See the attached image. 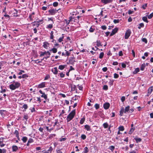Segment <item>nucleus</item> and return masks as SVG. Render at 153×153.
<instances>
[{
	"instance_id": "43",
	"label": "nucleus",
	"mask_w": 153,
	"mask_h": 153,
	"mask_svg": "<svg viewBox=\"0 0 153 153\" xmlns=\"http://www.w3.org/2000/svg\"><path fill=\"white\" fill-rule=\"evenodd\" d=\"M142 40L143 42H144L145 43H147V40L146 39V38H143L142 39Z\"/></svg>"
},
{
	"instance_id": "11",
	"label": "nucleus",
	"mask_w": 153,
	"mask_h": 153,
	"mask_svg": "<svg viewBox=\"0 0 153 153\" xmlns=\"http://www.w3.org/2000/svg\"><path fill=\"white\" fill-rule=\"evenodd\" d=\"M49 45V44L47 42H45L43 43V46L44 48L46 49L48 48V45Z\"/></svg>"
},
{
	"instance_id": "32",
	"label": "nucleus",
	"mask_w": 153,
	"mask_h": 153,
	"mask_svg": "<svg viewBox=\"0 0 153 153\" xmlns=\"http://www.w3.org/2000/svg\"><path fill=\"white\" fill-rule=\"evenodd\" d=\"M118 129L119 131H123L124 129V127L123 126H120Z\"/></svg>"
},
{
	"instance_id": "40",
	"label": "nucleus",
	"mask_w": 153,
	"mask_h": 153,
	"mask_svg": "<svg viewBox=\"0 0 153 153\" xmlns=\"http://www.w3.org/2000/svg\"><path fill=\"white\" fill-rule=\"evenodd\" d=\"M108 124L107 123H104L103 124V127L105 128H108Z\"/></svg>"
},
{
	"instance_id": "37",
	"label": "nucleus",
	"mask_w": 153,
	"mask_h": 153,
	"mask_svg": "<svg viewBox=\"0 0 153 153\" xmlns=\"http://www.w3.org/2000/svg\"><path fill=\"white\" fill-rule=\"evenodd\" d=\"M145 68V64H143L141 65V67H140V70L141 71H143L144 69Z\"/></svg>"
},
{
	"instance_id": "5",
	"label": "nucleus",
	"mask_w": 153,
	"mask_h": 153,
	"mask_svg": "<svg viewBox=\"0 0 153 153\" xmlns=\"http://www.w3.org/2000/svg\"><path fill=\"white\" fill-rule=\"evenodd\" d=\"M75 58H74L73 56H72L70 57L69 59V63L72 65H73L74 62H75Z\"/></svg>"
},
{
	"instance_id": "19",
	"label": "nucleus",
	"mask_w": 153,
	"mask_h": 153,
	"mask_svg": "<svg viewBox=\"0 0 153 153\" xmlns=\"http://www.w3.org/2000/svg\"><path fill=\"white\" fill-rule=\"evenodd\" d=\"M124 112V108L123 107L120 111V115L121 116H123Z\"/></svg>"
},
{
	"instance_id": "36",
	"label": "nucleus",
	"mask_w": 153,
	"mask_h": 153,
	"mask_svg": "<svg viewBox=\"0 0 153 153\" xmlns=\"http://www.w3.org/2000/svg\"><path fill=\"white\" fill-rule=\"evenodd\" d=\"M94 107L96 110L100 108V105L96 103L94 105Z\"/></svg>"
},
{
	"instance_id": "16",
	"label": "nucleus",
	"mask_w": 153,
	"mask_h": 153,
	"mask_svg": "<svg viewBox=\"0 0 153 153\" xmlns=\"http://www.w3.org/2000/svg\"><path fill=\"white\" fill-rule=\"evenodd\" d=\"M85 128L88 131H89L91 130L90 126L87 125L85 126Z\"/></svg>"
},
{
	"instance_id": "46",
	"label": "nucleus",
	"mask_w": 153,
	"mask_h": 153,
	"mask_svg": "<svg viewBox=\"0 0 153 153\" xmlns=\"http://www.w3.org/2000/svg\"><path fill=\"white\" fill-rule=\"evenodd\" d=\"M58 4V3L57 2H55L53 3V6L54 7H57Z\"/></svg>"
},
{
	"instance_id": "48",
	"label": "nucleus",
	"mask_w": 153,
	"mask_h": 153,
	"mask_svg": "<svg viewBox=\"0 0 153 153\" xmlns=\"http://www.w3.org/2000/svg\"><path fill=\"white\" fill-rule=\"evenodd\" d=\"M95 30L94 28H93L92 27H91L89 30V31L90 32H93Z\"/></svg>"
},
{
	"instance_id": "28",
	"label": "nucleus",
	"mask_w": 153,
	"mask_h": 153,
	"mask_svg": "<svg viewBox=\"0 0 153 153\" xmlns=\"http://www.w3.org/2000/svg\"><path fill=\"white\" fill-rule=\"evenodd\" d=\"M0 153H7V150L5 149H0Z\"/></svg>"
},
{
	"instance_id": "10",
	"label": "nucleus",
	"mask_w": 153,
	"mask_h": 153,
	"mask_svg": "<svg viewBox=\"0 0 153 153\" xmlns=\"http://www.w3.org/2000/svg\"><path fill=\"white\" fill-rule=\"evenodd\" d=\"M67 66V65H59V69L60 70H63L65 67H66Z\"/></svg>"
},
{
	"instance_id": "22",
	"label": "nucleus",
	"mask_w": 153,
	"mask_h": 153,
	"mask_svg": "<svg viewBox=\"0 0 153 153\" xmlns=\"http://www.w3.org/2000/svg\"><path fill=\"white\" fill-rule=\"evenodd\" d=\"M97 47H99L100 46H102L101 44V43L99 40H97Z\"/></svg>"
},
{
	"instance_id": "42",
	"label": "nucleus",
	"mask_w": 153,
	"mask_h": 153,
	"mask_svg": "<svg viewBox=\"0 0 153 153\" xmlns=\"http://www.w3.org/2000/svg\"><path fill=\"white\" fill-rule=\"evenodd\" d=\"M53 25L52 24H50L47 25V28L51 29L53 27Z\"/></svg>"
},
{
	"instance_id": "15",
	"label": "nucleus",
	"mask_w": 153,
	"mask_h": 153,
	"mask_svg": "<svg viewBox=\"0 0 153 153\" xmlns=\"http://www.w3.org/2000/svg\"><path fill=\"white\" fill-rule=\"evenodd\" d=\"M130 108L129 106H128L125 107V108L124 109V113H126V112H129V110Z\"/></svg>"
},
{
	"instance_id": "33",
	"label": "nucleus",
	"mask_w": 153,
	"mask_h": 153,
	"mask_svg": "<svg viewBox=\"0 0 153 153\" xmlns=\"http://www.w3.org/2000/svg\"><path fill=\"white\" fill-rule=\"evenodd\" d=\"M144 26V24L143 23H141L139 24V26L138 28L139 29H140L141 27H143Z\"/></svg>"
},
{
	"instance_id": "29",
	"label": "nucleus",
	"mask_w": 153,
	"mask_h": 153,
	"mask_svg": "<svg viewBox=\"0 0 153 153\" xmlns=\"http://www.w3.org/2000/svg\"><path fill=\"white\" fill-rule=\"evenodd\" d=\"M134 129H135L134 128H130V129L129 132L128 134H131L133 133V132L134 131Z\"/></svg>"
},
{
	"instance_id": "63",
	"label": "nucleus",
	"mask_w": 153,
	"mask_h": 153,
	"mask_svg": "<svg viewBox=\"0 0 153 153\" xmlns=\"http://www.w3.org/2000/svg\"><path fill=\"white\" fill-rule=\"evenodd\" d=\"M108 70V68L107 67H104L102 68V70L104 72H106Z\"/></svg>"
},
{
	"instance_id": "18",
	"label": "nucleus",
	"mask_w": 153,
	"mask_h": 153,
	"mask_svg": "<svg viewBox=\"0 0 153 153\" xmlns=\"http://www.w3.org/2000/svg\"><path fill=\"white\" fill-rule=\"evenodd\" d=\"M140 71V69L139 68H137L133 72V74H137Z\"/></svg>"
},
{
	"instance_id": "45",
	"label": "nucleus",
	"mask_w": 153,
	"mask_h": 153,
	"mask_svg": "<svg viewBox=\"0 0 153 153\" xmlns=\"http://www.w3.org/2000/svg\"><path fill=\"white\" fill-rule=\"evenodd\" d=\"M153 16V12L150 14L148 16V18L149 19H151Z\"/></svg>"
},
{
	"instance_id": "39",
	"label": "nucleus",
	"mask_w": 153,
	"mask_h": 153,
	"mask_svg": "<svg viewBox=\"0 0 153 153\" xmlns=\"http://www.w3.org/2000/svg\"><path fill=\"white\" fill-rule=\"evenodd\" d=\"M104 55V53L103 52L101 53L100 54L99 58L100 59H102Z\"/></svg>"
},
{
	"instance_id": "21",
	"label": "nucleus",
	"mask_w": 153,
	"mask_h": 153,
	"mask_svg": "<svg viewBox=\"0 0 153 153\" xmlns=\"http://www.w3.org/2000/svg\"><path fill=\"white\" fill-rule=\"evenodd\" d=\"M134 139L135 140L137 143L140 142L142 140V139L140 138H138L137 137H136Z\"/></svg>"
},
{
	"instance_id": "6",
	"label": "nucleus",
	"mask_w": 153,
	"mask_h": 153,
	"mask_svg": "<svg viewBox=\"0 0 153 153\" xmlns=\"http://www.w3.org/2000/svg\"><path fill=\"white\" fill-rule=\"evenodd\" d=\"M118 30V29L117 28H115L114 29H113L110 34V36H111L114 35L115 33H116Z\"/></svg>"
},
{
	"instance_id": "57",
	"label": "nucleus",
	"mask_w": 153,
	"mask_h": 153,
	"mask_svg": "<svg viewBox=\"0 0 153 153\" xmlns=\"http://www.w3.org/2000/svg\"><path fill=\"white\" fill-rule=\"evenodd\" d=\"M55 134H50L49 136V138L50 139H51L53 137H55Z\"/></svg>"
},
{
	"instance_id": "62",
	"label": "nucleus",
	"mask_w": 153,
	"mask_h": 153,
	"mask_svg": "<svg viewBox=\"0 0 153 153\" xmlns=\"http://www.w3.org/2000/svg\"><path fill=\"white\" fill-rule=\"evenodd\" d=\"M147 4L146 3V4H143L142 6V7L143 8V9H145V7H147Z\"/></svg>"
},
{
	"instance_id": "30",
	"label": "nucleus",
	"mask_w": 153,
	"mask_h": 153,
	"mask_svg": "<svg viewBox=\"0 0 153 153\" xmlns=\"http://www.w3.org/2000/svg\"><path fill=\"white\" fill-rule=\"evenodd\" d=\"M142 19L144 22H146L147 23L148 22V21L147 20V18L146 17L144 16L143 17Z\"/></svg>"
},
{
	"instance_id": "38",
	"label": "nucleus",
	"mask_w": 153,
	"mask_h": 153,
	"mask_svg": "<svg viewBox=\"0 0 153 153\" xmlns=\"http://www.w3.org/2000/svg\"><path fill=\"white\" fill-rule=\"evenodd\" d=\"M108 89V86L106 85H104L103 87V89L105 91H107Z\"/></svg>"
},
{
	"instance_id": "31",
	"label": "nucleus",
	"mask_w": 153,
	"mask_h": 153,
	"mask_svg": "<svg viewBox=\"0 0 153 153\" xmlns=\"http://www.w3.org/2000/svg\"><path fill=\"white\" fill-rule=\"evenodd\" d=\"M42 97H43L45 100H46L47 98V96L44 93L41 96Z\"/></svg>"
},
{
	"instance_id": "12",
	"label": "nucleus",
	"mask_w": 153,
	"mask_h": 153,
	"mask_svg": "<svg viewBox=\"0 0 153 153\" xmlns=\"http://www.w3.org/2000/svg\"><path fill=\"white\" fill-rule=\"evenodd\" d=\"M45 86V82L41 83L40 84H39L38 87L39 88H42L44 87Z\"/></svg>"
},
{
	"instance_id": "50",
	"label": "nucleus",
	"mask_w": 153,
	"mask_h": 153,
	"mask_svg": "<svg viewBox=\"0 0 153 153\" xmlns=\"http://www.w3.org/2000/svg\"><path fill=\"white\" fill-rule=\"evenodd\" d=\"M27 105L26 104H24L22 106V108H24L25 109H26L27 108Z\"/></svg>"
},
{
	"instance_id": "49",
	"label": "nucleus",
	"mask_w": 153,
	"mask_h": 153,
	"mask_svg": "<svg viewBox=\"0 0 153 153\" xmlns=\"http://www.w3.org/2000/svg\"><path fill=\"white\" fill-rule=\"evenodd\" d=\"M73 19H74V17H69V21H70V22L71 21H73L74 22H76V21H75V20H73Z\"/></svg>"
},
{
	"instance_id": "34",
	"label": "nucleus",
	"mask_w": 153,
	"mask_h": 153,
	"mask_svg": "<svg viewBox=\"0 0 153 153\" xmlns=\"http://www.w3.org/2000/svg\"><path fill=\"white\" fill-rule=\"evenodd\" d=\"M85 120V118L84 117H83V118H81L80 120V124H83V123H84Z\"/></svg>"
},
{
	"instance_id": "53",
	"label": "nucleus",
	"mask_w": 153,
	"mask_h": 153,
	"mask_svg": "<svg viewBox=\"0 0 153 153\" xmlns=\"http://www.w3.org/2000/svg\"><path fill=\"white\" fill-rule=\"evenodd\" d=\"M61 78L64 77L65 76V74H64L62 72L59 74Z\"/></svg>"
},
{
	"instance_id": "59",
	"label": "nucleus",
	"mask_w": 153,
	"mask_h": 153,
	"mask_svg": "<svg viewBox=\"0 0 153 153\" xmlns=\"http://www.w3.org/2000/svg\"><path fill=\"white\" fill-rule=\"evenodd\" d=\"M121 100L122 102H123L125 100V97L124 96L122 97L121 98Z\"/></svg>"
},
{
	"instance_id": "26",
	"label": "nucleus",
	"mask_w": 153,
	"mask_h": 153,
	"mask_svg": "<svg viewBox=\"0 0 153 153\" xmlns=\"http://www.w3.org/2000/svg\"><path fill=\"white\" fill-rule=\"evenodd\" d=\"M38 22H34L32 23V25L33 26H36V27H39V25H37Z\"/></svg>"
},
{
	"instance_id": "51",
	"label": "nucleus",
	"mask_w": 153,
	"mask_h": 153,
	"mask_svg": "<svg viewBox=\"0 0 153 153\" xmlns=\"http://www.w3.org/2000/svg\"><path fill=\"white\" fill-rule=\"evenodd\" d=\"M119 77V75L116 74L114 73V78L115 79Z\"/></svg>"
},
{
	"instance_id": "13",
	"label": "nucleus",
	"mask_w": 153,
	"mask_h": 153,
	"mask_svg": "<svg viewBox=\"0 0 153 153\" xmlns=\"http://www.w3.org/2000/svg\"><path fill=\"white\" fill-rule=\"evenodd\" d=\"M12 151L13 152H16L18 149V147L16 146H12Z\"/></svg>"
},
{
	"instance_id": "24",
	"label": "nucleus",
	"mask_w": 153,
	"mask_h": 153,
	"mask_svg": "<svg viewBox=\"0 0 153 153\" xmlns=\"http://www.w3.org/2000/svg\"><path fill=\"white\" fill-rule=\"evenodd\" d=\"M50 51H52V52L53 53H55L57 52V49L56 48H52L51 50H50Z\"/></svg>"
},
{
	"instance_id": "14",
	"label": "nucleus",
	"mask_w": 153,
	"mask_h": 153,
	"mask_svg": "<svg viewBox=\"0 0 153 153\" xmlns=\"http://www.w3.org/2000/svg\"><path fill=\"white\" fill-rule=\"evenodd\" d=\"M153 91V86L149 87L148 89V94H151Z\"/></svg>"
},
{
	"instance_id": "56",
	"label": "nucleus",
	"mask_w": 153,
	"mask_h": 153,
	"mask_svg": "<svg viewBox=\"0 0 153 153\" xmlns=\"http://www.w3.org/2000/svg\"><path fill=\"white\" fill-rule=\"evenodd\" d=\"M65 51H66L65 55L66 54L67 56H69L70 54V53L66 50H65Z\"/></svg>"
},
{
	"instance_id": "8",
	"label": "nucleus",
	"mask_w": 153,
	"mask_h": 153,
	"mask_svg": "<svg viewBox=\"0 0 153 153\" xmlns=\"http://www.w3.org/2000/svg\"><path fill=\"white\" fill-rule=\"evenodd\" d=\"M101 1L105 4L112 2V0H101Z\"/></svg>"
},
{
	"instance_id": "7",
	"label": "nucleus",
	"mask_w": 153,
	"mask_h": 153,
	"mask_svg": "<svg viewBox=\"0 0 153 153\" xmlns=\"http://www.w3.org/2000/svg\"><path fill=\"white\" fill-rule=\"evenodd\" d=\"M110 106V104L108 102L105 103L103 105V107L105 109H107Z\"/></svg>"
},
{
	"instance_id": "35",
	"label": "nucleus",
	"mask_w": 153,
	"mask_h": 153,
	"mask_svg": "<svg viewBox=\"0 0 153 153\" xmlns=\"http://www.w3.org/2000/svg\"><path fill=\"white\" fill-rule=\"evenodd\" d=\"M115 147L113 146H111L109 147V149L113 152L114 149Z\"/></svg>"
},
{
	"instance_id": "47",
	"label": "nucleus",
	"mask_w": 153,
	"mask_h": 153,
	"mask_svg": "<svg viewBox=\"0 0 153 153\" xmlns=\"http://www.w3.org/2000/svg\"><path fill=\"white\" fill-rule=\"evenodd\" d=\"M120 22V20L119 19H114L113 20V22L115 24H116L119 23Z\"/></svg>"
},
{
	"instance_id": "3",
	"label": "nucleus",
	"mask_w": 153,
	"mask_h": 153,
	"mask_svg": "<svg viewBox=\"0 0 153 153\" xmlns=\"http://www.w3.org/2000/svg\"><path fill=\"white\" fill-rule=\"evenodd\" d=\"M131 33V31L129 29L127 30L125 33V38L127 39L130 36Z\"/></svg>"
},
{
	"instance_id": "54",
	"label": "nucleus",
	"mask_w": 153,
	"mask_h": 153,
	"mask_svg": "<svg viewBox=\"0 0 153 153\" xmlns=\"http://www.w3.org/2000/svg\"><path fill=\"white\" fill-rule=\"evenodd\" d=\"M28 143H31L33 142V140L32 138H30L28 141Z\"/></svg>"
},
{
	"instance_id": "60",
	"label": "nucleus",
	"mask_w": 153,
	"mask_h": 153,
	"mask_svg": "<svg viewBox=\"0 0 153 153\" xmlns=\"http://www.w3.org/2000/svg\"><path fill=\"white\" fill-rule=\"evenodd\" d=\"M101 28L103 30H105L107 28L106 27L105 25L102 26L101 27Z\"/></svg>"
},
{
	"instance_id": "58",
	"label": "nucleus",
	"mask_w": 153,
	"mask_h": 153,
	"mask_svg": "<svg viewBox=\"0 0 153 153\" xmlns=\"http://www.w3.org/2000/svg\"><path fill=\"white\" fill-rule=\"evenodd\" d=\"M25 72V71H24L22 70H21L20 71L19 73L18 74L20 75L22 74V73H24Z\"/></svg>"
},
{
	"instance_id": "44",
	"label": "nucleus",
	"mask_w": 153,
	"mask_h": 153,
	"mask_svg": "<svg viewBox=\"0 0 153 153\" xmlns=\"http://www.w3.org/2000/svg\"><path fill=\"white\" fill-rule=\"evenodd\" d=\"M81 138L82 140H84L86 138V136L84 134H82L81 136Z\"/></svg>"
},
{
	"instance_id": "27",
	"label": "nucleus",
	"mask_w": 153,
	"mask_h": 153,
	"mask_svg": "<svg viewBox=\"0 0 153 153\" xmlns=\"http://www.w3.org/2000/svg\"><path fill=\"white\" fill-rule=\"evenodd\" d=\"M88 152L89 149L87 147H85V148H84L83 152L85 153H87Z\"/></svg>"
},
{
	"instance_id": "64",
	"label": "nucleus",
	"mask_w": 153,
	"mask_h": 153,
	"mask_svg": "<svg viewBox=\"0 0 153 153\" xmlns=\"http://www.w3.org/2000/svg\"><path fill=\"white\" fill-rule=\"evenodd\" d=\"M121 65L123 68H125L126 67V65L124 63H122L121 64Z\"/></svg>"
},
{
	"instance_id": "52",
	"label": "nucleus",
	"mask_w": 153,
	"mask_h": 153,
	"mask_svg": "<svg viewBox=\"0 0 153 153\" xmlns=\"http://www.w3.org/2000/svg\"><path fill=\"white\" fill-rule=\"evenodd\" d=\"M22 78H24L27 77H28V76L27 74H24L22 75Z\"/></svg>"
},
{
	"instance_id": "9",
	"label": "nucleus",
	"mask_w": 153,
	"mask_h": 153,
	"mask_svg": "<svg viewBox=\"0 0 153 153\" xmlns=\"http://www.w3.org/2000/svg\"><path fill=\"white\" fill-rule=\"evenodd\" d=\"M52 71L55 74H57L58 73V70L56 67L52 69Z\"/></svg>"
},
{
	"instance_id": "2",
	"label": "nucleus",
	"mask_w": 153,
	"mask_h": 153,
	"mask_svg": "<svg viewBox=\"0 0 153 153\" xmlns=\"http://www.w3.org/2000/svg\"><path fill=\"white\" fill-rule=\"evenodd\" d=\"M21 85L20 83L17 82H16L14 84H12L10 85V88L12 90H14L16 88H18Z\"/></svg>"
},
{
	"instance_id": "4",
	"label": "nucleus",
	"mask_w": 153,
	"mask_h": 153,
	"mask_svg": "<svg viewBox=\"0 0 153 153\" xmlns=\"http://www.w3.org/2000/svg\"><path fill=\"white\" fill-rule=\"evenodd\" d=\"M59 9L56 10L54 9H51L48 10V12L50 13L51 15H54L55 13L57 12Z\"/></svg>"
},
{
	"instance_id": "41",
	"label": "nucleus",
	"mask_w": 153,
	"mask_h": 153,
	"mask_svg": "<svg viewBox=\"0 0 153 153\" xmlns=\"http://www.w3.org/2000/svg\"><path fill=\"white\" fill-rule=\"evenodd\" d=\"M64 36H63L61 37H60L59 38L58 41L59 42H61L63 40V39H64Z\"/></svg>"
},
{
	"instance_id": "17",
	"label": "nucleus",
	"mask_w": 153,
	"mask_h": 153,
	"mask_svg": "<svg viewBox=\"0 0 153 153\" xmlns=\"http://www.w3.org/2000/svg\"><path fill=\"white\" fill-rule=\"evenodd\" d=\"M40 54L39 55L40 57H41L42 56H44L47 53V51L46 52V51H45L44 52H40Z\"/></svg>"
},
{
	"instance_id": "23",
	"label": "nucleus",
	"mask_w": 153,
	"mask_h": 153,
	"mask_svg": "<svg viewBox=\"0 0 153 153\" xmlns=\"http://www.w3.org/2000/svg\"><path fill=\"white\" fill-rule=\"evenodd\" d=\"M27 138L26 137H22V140L24 143H26L27 140Z\"/></svg>"
},
{
	"instance_id": "25",
	"label": "nucleus",
	"mask_w": 153,
	"mask_h": 153,
	"mask_svg": "<svg viewBox=\"0 0 153 153\" xmlns=\"http://www.w3.org/2000/svg\"><path fill=\"white\" fill-rule=\"evenodd\" d=\"M14 134L16 135V137H19V132L17 130H15Z\"/></svg>"
},
{
	"instance_id": "1",
	"label": "nucleus",
	"mask_w": 153,
	"mask_h": 153,
	"mask_svg": "<svg viewBox=\"0 0 153 153\" xmlns=\"http://www.w3.org/2000/svg\"><path fill=\"white\" fill-rule=\"evenodd\" d=\"M75 114V109L73 110L68 116L67 118V122H69L74 117Z\"/></svg>"
},
{
	"instance_id": "55",
	"label": "nucleus",
	"mask_w": 153,
	"mask_h": 153,
	"mask_svg": "<svg viewBox=\"0 0 153 153\" xmlns=\"http://www.w3.org/2000/svg\"><path fill=\"white\" fill-rule=\"evenodd\" d=\"M5 146V144H3V142L0 141V146L1 147H4Z\"/></svg>"
},
{
	"instance_id": "61",
	"label": "nucleus",
	"mask_w": 153,
	"mask_h": 153,
	"mask_svg": "<svg viewBox=\"0 0 153 153\" xmlns=\"http://www.w3.org/2000/svg\"><path fill=\"white\" fill-rule=\"evenodd\" d=\"M4 111H6L4 110H1L0 111V113L2 115H4V114L3 113V112Z\"/></svg>"
},
{
	"instance_id": "20",
	"label": "nucleus",
	"mask_w": 153,
	"mask_h": 153,
	"mask_svg": "<svg viewBox=\"0 0 153 153\" xmlns=\"http://www.w3.org/2000/svg\"><path fill=\"white\" fill-rule=\"evenodd\" d=\"M50 55H51L49 51H48L47 53L46 54V55H47L46 56L44 57L45 59L46 60H47L48 58L49 57Z\"/></svg>"
}]
</instances>
